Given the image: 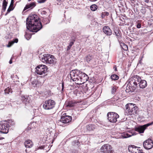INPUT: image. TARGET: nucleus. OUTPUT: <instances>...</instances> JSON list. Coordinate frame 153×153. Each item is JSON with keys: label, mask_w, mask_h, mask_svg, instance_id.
Here are the masks:
<instances>
[{"label": "nucleus", "mask_w": 153, "mask_h": 153, "mask_svg": "<svg viewBox=\"0 0 153 153\" xmlns=\"http://www.w3.org/2000/svg\"><path fill=\"white\" fill-rule=\"evenodd\" d=\"M141 12L143 14H145L146 13V9L145 8H142L141 10Z\"/></svg>", "instance_id": "nucleus-39"}, {"label": "nucleus", "mask_w": 153, "mask_h": 153, "mask_svg": "<svg viewBox=\"0 0 153 153\" xmlns=\"http://www.w3.org/2000/svg\"><path fill=\"white\" fill-rule=\"evenodd\" d=\"M92 58V57L91 56L89 55L86 56L85 58V60L88 62H89Z\"/></svg>", "instance_id": "nucleus-31"}, {"label": "nucleus", "mask_w": 153, "mask_h": 153, "mask_svg": "<svg viewBox=\"0 0 153 153\" xmlns=\"http://www.w3.org/2000/svg\"><path fill=\"white\" fill-rule=\"evenodd\" d=\"M72 120V117L71 116L63 115L60 120L61 122L64 123H69Z\"/></svg>", "instance_id": "nucleus-11"}, {"label": "nucleus", "mask_w": 153, "mask_h": 153, "mask_svg": "<svg viewBox=\"0 0 153 153\" xmlns=\"http://www.w3.org/2000/svg\"><path fill=\"white\" fill-rule=\"evenodd\" d=\"M140 79H141V78L137 75L135 76L130 79L128 81V82L126 87V92L128 93L134 91L136 89L137 83Z\"/></svg>", "instance_id": "nucleus-2"}, {"label": "nucleus", "mask_w": 153, "mask_h": 153, "mask_svg": "<svg viewBox=\"0 0 153 153\" xmlns=\"http://www.w3.org/2000/svg\"><path fill=\"white\" fill-rule=\"evenodd\" d=\"M74 43V42L73 41L71 42L70 43L69 45L67 47V51H68L71 48L72 45H73Z\"/></svg>", "instance_id": "nucleus-34"}, {"label": "nucleus", "mask_w": 153, "mask_h": 153, "mask_svg": "<svg viewBox=\"0 0 153 153\" xmlns=\"http://www.w3.org/2000/svg\"><path fill=\"white\" fill-rule=\"evenodd\" d=\"M143 145L145 149H150L153 147V141L150 139H148L143 142Z\"/></svg>", "instance_id": "nucleus-10"}, {"label": "nucleus", "mask_w": 153, "mask_h": 153, "mask_svg": "<svg viewBox=\"0 0 153 153\" xmlns=\"http://www.w3.org/2000/svg\"><path fill=\"white\" fill-rule=\"evenodd\" d=\"M24 143L25 146L27 148H31L32 146L33 145L32 142L30 140L26 141Z\"/></svg>", "instance_id": "nucleus-20"}, {"label": "nucleus", "mask_w": 153, "mask_h": 153, "mask_svg": "<svg viewBox=\"0 0 153 153\" xmlns=\"http://www.w3.org/2000/svg\"><path fill=\"white\" fill-rule=\"evenodd\" d=\"M15 125L14 122L9 120L7 122L6 121L1 122L0 123V132L3 134H7L8 133L9 127L11 125Z\"/></svg>", "instance_id": "nucleus-3"}, {"label": "nucleus", "mask_w": 153, "mask_h": 153, "mask_svg": "<svg viewBox=\"0 0 153 153\" xmlns=\"http://www.w3.org/2000/svg\"><path fill=\"white\" fill-rule=\"evenodd\" d=\"M102 30L104 33L107 36H110L112 34L111 30L108 26L104 27Z\"/></svg>", "instance_id": "nucleus-14"}, {"label": "nucleus", "mask_w": 153, "mask_h": 153, "mask_svg": "<svg viewBox=\"0 0 153 153\" xmlns=\"http://www.w3.org/2000/svg\"><path fill=\"white\" fill-rule=\"evenodd\" d=\"M41 60L44 63L53 65L55 64L56 62V59L53 56L48 54L44 55Z\"/></svg>", "instance_id": "nucleus-4"}, {"label": "nucleus", "mask_w": 153, "mask_h": 153, "mask_svg": "<svg viewBox=\"0 0 153 153\" xmlns=\"http://www.w3.org/2000/svg\"><path fill=\"white\" fill-rule=\"evenodd\" d=\"M79 77V80L82 82L83 80H86L88 77V76L85 73L80 71Z\"/></svg>", "instance_id": "nucleus-17"}, {"label": "nucleus", "mask_w": 153, "mask_h": 153, "mask_svg": "<svg viewBox=\"0 0 153 153\" xmlns=\"http://www.w3.org/2000/svg\"><path fill=\"white\" fill-rule=\"evenodd\" d=\"M80 71L77 70H72L70 73V76L71 79L74 81L79 80Z\"/></svg>", "instance_id": "nucleus-7"}, {"label": "nucleus", "mask_w": 153, "mask_h": 153, "mask_svg": "<svg viewBox=\"0 0 153 153\" xmlns=\"http://www.w3.org/2000/svg\"><path fill=\"white\" fill-rule=\"evenodd\" d=\"M113 1H114V0H113Z\"/></svg>", "instance_id": "nucleus-53"}, {"label": "nucleus", "mask_w": 153, "mask_h": 153, "mask_svg": "<svg viewBox=\"0 0 153 153\" xmlns=\"http://www.w3.org/2000/svg\"><path fill=\"white\" fill-rule=\"evenodd\" d=\"M89 0L91 1H97V0Z\"/></svg>", "instance_id": "nucleus-46"}, {"label": "nucleus", "mask_w": 153, "mask_h": 153, "mask_svg": "<svg viewBox=\"0 0 153 153\" xmlns=\"http://www.w3.org/2000/svg\"><path fill=\"white\" fill-rule=\"evenodd\" d=\"M107 116L108 120L111 123H116L117 121V119L119 117L117 113L114 112L108 113Z\"/></svg>", "instance_id": "nucleus-8"}, {"label": "nucleus", "mask_w": 153, "mask_h": 153, "mask_svg": "<svg viewBox=\"0 0 153 153\" xmlns=\"http://www.w3.org/2000/svg\"><path fill=\"white\" fill-rule=\"evenodd\" d=\"M21 100L22 101L25 103V105L26 104L27 102H29V96H28L24 95L22 96Z\"/></svg>", "instance_id": "nucleus-19"}, {"label": "nucleus", "mask_w": 153, "mask_h": 153, "mask_svg": "<svg viewBox=\"0 0 153 153\" xmlns=\"http://www.w3.org/2000/svg\"><path fill=\"white\" fill-rule=\"evenodd\" d=\"M134 135H136V133H132L131 132L130 133V134H129L128 133H126L123 134L122 135V136L123 138H126L130 137Z\"/></svg>", "instance_id": "nucleus-21"}, {"label": "nucleus", "mask_w": 153, "mask_h": 153, "mask_svg": "<svg viewBox=\"0 0 153 153\" xmlns=\"http://www.w3.org/2000/svg\"><path fill=\"white\" fill-rule=\"evenodd\" d=\"M153 124V122H152L143 126H139L135 128V130L136 131L139 132V133H143L147 127L152 125Z\"/></svg>", "instance_id": "nucleus-9"}, {"label": "nucleus", "mask_w": 153, "mask_h": 153, "mask_svg": "<svg viewBox=\"0 0 153 153\" xmlns=\"http://www.w3.org/2000/svg\"><path fill=\"white\" fill-rule=\"evenodd\" d=\"M13 4H12V3H10V5L9 7V8H13Z\"/></svg>", "instance_id": "nucleus-41"}, {"label": "nucleus", "mask_w": 153, "mask_h": 153, "mask_svg": "<svg viewBox=\"0 0 153 153\" xmlns=\"http://www.w3.org/2000/svg\"><path fill=\"white\" fill-rule=\"evenodd\" d=\"M97 8V6L95 4L92 5L90 7V8L92 11H94L96 10Z\"/></svg>", "instance_id": "nucleus-32"}, {"label": "nucleus", "mask_w": 153, "mask_h": 153, "mask_svg": "<svg viewBox=\"0 0 153 153\" xmlns=\"http://www.w3.org/2000/svg\"><path fill=\"white\" fill-rule=\"evenodd\" d=\"M18 41V39H13V41L9 42L8 45H7V47H10L12 46L14 43H17Z\"/></svg>", "instance_id": "nucleus-24"}, {"label": "nucleus", "mask_w": 153, "mask_h": 153, "mask_svg": "<svg viewBox=\"0 0 153 153\" xmlns=\"http://www.w3.org/2000/svg\"><path fill=\"white\" fill-rule=\"evenodd\" d=\"M61 4V3L60 2L57 3V4L59 5H60Z\"/></svg>", "instance_id": "nucleus-49"}, {"label": "nucleus", "mask_w": 153, "mask_h": 153, "mask_svg": "<svg viewBox=\"0 0 153 153\" xmlns=\"http://www.w3.org/2000/svg\"><path fill=\"white\" fill-rule=\"evenodd\" d=\"M25 37L27 40H28L31 37V35L29 34H26L25 35Z\"/></svg>", "instance_id": "nucleus-36"}, {"label": "nucleus", "mask_w": 153, "mask_h": 153, "mask_svg": "<svg viewBox=\"0 0 153 153\" xmlns=\"http://www.w3.org/2000/svg\"><path fill=\"white\" fill-rule=\"evenodd\" d=\"M128 106L129 104H127L125 106L126 109L125 110V111L126 113H127V114L128 115H131L133 114V113H132V111H131L132 109L128 108Z\"/></svg>", "instance_id": "nucleus-22"}, {"label": "nucleus", "mask_w": 153, "mask_h": 153, "mask_svg": "<svg viewBox=\"0 0 153 153\" xmlns=\"http://www.w3.org/2000/svg\"><path fill=\"white\" fill-rule=\"evenodd\" d=\"M48 68L45 65H40L36 68L35 72L37 74L42 75L45 74L47 71Z\"/></svg>", "instance_id": "nucleus-6"}, {"label": "nucleus", "mask_w": 153, "mask_h": 153, "mask_svg": "<svg viewBox=\"0 0 153 153\" xmlns=\"http://www.w3.org/2000/svg\"><path fill=\"white\" fill-rule=\"evenodd\" d=\"M7 2L6 1V0H3L2 3V12H4L6 8V7L7 5Z\"/></svg>", "instance_id": "nucleus-25"}, {"label": "nucleus", "mask_w": 153, "mask_h": 153, "mask_svg": "<svg viewBox=\"0 0 153 153\" xmlns=\"http://www.w3.org/2000/svg\"><path fill=\"white\" fill-rule=\"evenodd\" d=\"M63 88H64V84H63V83H62V91H63Z\"/></svg>", "instance_id": "nucleus-45"}, {"label": "nucleus", "mask_w": 153, "mask_h": 153, "mask_svg": "<svg viewBox=\"0 0 153 153\" xmlns=\"http://www.w3.org/2000/svg\"><path fill=\"white\" fill-rule=\"evenodd\" d=\"M138 84H139L140 87L142 88H144L147 85L146 81L145 80H141V79L139 80V82H138Z\"/></svg>", "instance_id": "nucleus-16"}, {"label": "nucleus", "mask_w": 153, "mask_h": 153, "mask_svg": "<svg viewBox=\"0 0 153 153\" xmlns=\"http://www.w3.org/2000/svg\"><path fill=\"white\" fill-rule=\"evenodd\" d=\"M36 6V3L35 2H33L31 3L30 4H27L25 7L23 11H24L26 9L31 8V9L33 8Z\"/></svg>", "instance_id": "nucleus-18"}, {"label": "nucleus", "mask_w": 153, "mask_h": 153, "mask_svg": "<svg viewBox=\"0 0 153 153\" xmlns=\"http://www.w3.org/2000/svg\"><path fill=\"white\" fill-rule=\"evenodd\" d=\"M152 91H153V87H152Z\"/></svg>", "instance_id": "nucleus-51"}, {"label": "nucleus", "mask_w": 153, "mask_h": 153, "mask_svg": "<svg viewBox=\"0 0 153 153\" xmlns=\"http://www.w3.org/2000/svg\"><path fill=\"white\" fill-rule=\"evenodd\" d=\"M109 15V13L108 12H102L101 13V16L102 18H104L105 17V16H108Z\"/></svg>", "instance_id": "nucleus-35"}, {"label": "nucleus", "mask_w": 153, "mask_h": 153, "mask_svg": "<svg viewBox=\"0 0 153 153\" xmlns=\"http://www.w3.org/2000/svg\"><path fill=\"white\" fill-rule=\"evenodd\" d=\"M50 20L48 18H44L43 20V22L45 24H47L49 23L50 22Z\"/></svg>", "instance_id": "nucleus-33"}, {"label": "nucleus", "mask_w": 153, "mask_h": 153, "mask_svg": "<svg viewBox=\"0 0 153 153\" xmlns=\"http://www.w3.org/2000/svg\"><path fill=\"white\" fill-rule=\"evenodd\" d=\"M46 0H37V2L39 3H44Z\"/></svg>", "instance_id": "nucleus-38"}, {"label": "nucleus", "mask_w": 153, "mask_h": 153, "mask_svg": "<svg viewBox=\"0 0 153 153\" xmlns=\"http://www.w3.org/2000/svg\"><path fill=\"white\" fill-rule=\"evenodd\" d=\"M111 78L114 80H117L118 79L119 77L118 75L116 74H113L111 76Z\"/></svg>", "instance_id": "nucleus-29"}, {"label": "nucleus", "mask_w": 153, "mask_h": 153, "mask_svg": "<svg viewBox=\"0 0 153 153\" xmlns=\"http://www.w3.org/2000/svg\"><path fill=\"white\" fill-rule=\"evenodd\" d=\"M145 0V2H146V3H148L149 2V0Z\"/></svg>", "instance_id": "nucleus-47"}, {"label": "nucleus", "mask_w": 153, "mask_h": 153, "mask_svg": "<svg viewBox=\"0 0 153 153\" xmlns=\"http://www.w3.org/2000/svg\"><path fill=\"white\" fill-rule=\"evenodd\" d=\"M67 106L69 107H73L74 106L75 104H76V102H74V101L71 100L68 102V103Z\"/></svg>", "instance_id": "nucleus-27"}, {"label": "nucleus", "mask_w": 153, "mask_h": 153, "mask_svg": "<svg viewBox=\"0 0 153 153\" xmlns=\"http://www.w3.org/2000/svg\"><path fill=\"white\" fill-rule=\"evenodd\" d=\"M111 149V145L108 144H105L101 148L102 152L104 153H110Z\"/></svg>", "instance_id": "nucleus-12"}, {"label": "nucleus", "mask_w": 153, "mask_h": 153, "mask_svg": "<svg viewBox=\"0 0 153 153\" xmlns=\"http://www.w3.org/2000/svg\"><path fill=\"white\" fill-rule=\"evenodd\" d=\"M128 108L132 109L131 111L133 114H135L137 113V107L135 104L131 103L129 104Z\"/></svg>", "instance_id": "nucleus-15"}, {"label": "nucleus", "mask_w": 153, "mask_h": 153, "mask_svg": "<svg viewBox=\"0 0 153 153\" xmlns=\"http://www.w3.org/2000/svg\"><path fill=\"white\" fill-rule=\"evenodd\" d=\"M4 138L3 137H0V140H2V139H4Z\"/></svg>", "instance_id": "nucleus-50"}, {"label": "nucleus", "mask_w": 153, "mask_h": 153, "mask_svg": "<svg viewBox=\"0 0 153 153\" xmlns=\"http://www.w3.org/2000/svg\"><path fill=\"white\" fill-rule=\"evenodd\" d=\"M115 34L117 36H119L120 34L118 32H115Z\"/></svg>", "instance_id": "nucleus-42"}, {"label": "nucleus", "mask_w": 153, "mask_h": 153, "mask_svg": "<svg viewBox=\"0 0 153 153\" xmlns=\"http://www.w3.org/2000/svg\"><path fill=\"white\" fill-rule=\"evenodd\" d=\"M26 25L27 29L32 32H37L42 28L39 18L36 15H30L26 19Z\"/></svg>", "instance_id": "nucleus-1"}, {"label": "nucleus", "mask_w": 153, "mask_h": 153, "mask_svg": "<svg viewBox=\"0 0 153 153\" xmlns=\"http://www.w3.org/2000/svg\"><path fill=\"white\" fill-rule=\"evenodd\" d=\"M55 104L56 102L54 100L50 99L45 102L43 105V107L45 110H50L54 108Z\"/></svg>", "instance_id": "nucleus-5"}, {"label": "nucleus", "mask_w": 153, "mask_h": 153, "mask_svg": "<svg viewBox=\"0 0 153 153\" xmlns=\"http://www.w3.org/2000/svg\"><path fill=\"white\" fill-rule=\"evenodd\" d=\"M137 148L135 146L131 145L128 147V149L132 153H144L143 152L142 149L138 150V149H136Z\"/></svg>", "instance_id": "nucleus-13"}, {"label": "nucleus", "mask_w": 153, "mask_h": 153, "mask_svg": "<svg viewBox=\"0 0 153 153\" xmlns=\"http://www.w3.org/2000/svg\"><path fill=\"white\" fill-rule=\"evenodd\" d=\"M12 57H11V59L9 61V63L10 64H11L12 63Z\"/></svg>", "instance_id": "nucleus-44"}, {"label": "nucleus", "mask_w": 153, "mask_h": 153, "mask_svg": "<svg viewBox=\"0 0 153 153\" xmlns=\"http://www.w3.org/2000/svg\"><path fill=\"white\" fill-rule=\"evenodd\" d=\"M120 46L124 51H127L128 50V47L124 43L121 42L120 43Z\"/></svg>", "instance_id": "nucleus-26"}, {"label": "nucleus", "mask_w": 153, "mask_h": 153, "mask_svg": "<svg viewBox=\"0 0 153 153\" xmlns=\"http://www.w3.org/2000/svg\"><path fill=\"white\" fill-rule=\"evenodd\" d=\"M141 27V25L140 24L138 23L137 24V28H140Z\"/></svg>", "instance_id": "nucleus-40"}, {"label": "nucleus", "mask_w": 153, "mask_h": 153, "mask_svg": "<svg viewBox=\"0 0 153 153\" xmlns=\"http://www.w3.org/2000/svg\"><path fill=\"white\" fill-rule=\"evenodd\" d=\"M114 70L115 71H117L116 65H114Z\"/></svg>", "instance_id": "nucleus-43"}, {"label": "nucleus", "mask_w": 153, "mask_h": 153, "mask_svg": "<svg viewBox=\"0 0 153 153\" xmlns=\"http://www.w3.org/2000/svg\"><path fill=\"white\" fill-rule=\"evenodd\" d=\"M31 0H28V1H30Z\"/></svg>", "instance_id": "nucleus-52"}, {"label": "nucleus", "mask_w": 153, "mask_h": 153, "mask_svg": "<svg viewBox=\"0 0 153 153\" xmlns=\"http://www.w3.org/2000/svg\"><path fill=\"white\" fill-rule=\"evenodd\" d=\"M118 88L116 86H112L111 93L112 94H114L117 91Z\"/></svg>", "instance_id": "nucleus-28"}, {"label": "nucleus", "mask_w": 153, "mask_h": 153, "mask_svg": "<svg viewBox=\"0 0 153 153\" xmlns=\"http://www.w3.org/2000/svg\"><path fill=\"white\" fill-rule=\"evenodd\" d=\"M12 89L11 88H10L9 87L6 88L4 90V92L6 94H9L10 92L12 93Z\"/></svg>", "instance_id": "nucleus-30"}, {"label": "nucleus", "mask_w": 153, "mask_h": 153, "mask_svg": "<svg viewBox=\"0 0 153 153\" xmlns=\"http://www.w3.org/2000/svg\"><path fill=\"white\" fill-rule=\"evenodd\" d=\"M12 3V4H13V3H14V0H11V2L10 3Z\"/></svg>", "instance_id": "nucleus-48"}, {"label": "nucleus", "mask_w": 153, "mask_h": 153, "mask_svg": "<svg viewBox=\"0 0 153 153\" xmlns=\"http://www.w3.org/2000/svg\"><path fill=\"white\" fill-rule=\"evenodd\" d=\"M86 129L89 131H93L95 128V126L93 124H90L87 125L86 127Z\"/></svg>", "instance_id": "nucleus-23"}, {"label": "nucleus", "mask_w": 153, "mask_h": 153, "mask_svg": "<svg viewBox=\"0 0 153 153\" xmlns=\"http://www.w3.org/2000/svg\"><path fill=\"white\" fill-rule=\"evenodd\" d=\"M13 9V8H9V7L7 10V13L5 15H6L8 13H9L11 10H12Z\"/></svg>", "instance_id": "nucleus-37"}]
</instances>
